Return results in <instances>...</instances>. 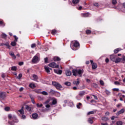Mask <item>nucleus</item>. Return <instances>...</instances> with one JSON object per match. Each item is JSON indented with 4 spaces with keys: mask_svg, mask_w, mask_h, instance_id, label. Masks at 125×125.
<instances>
[{
    "mask_svg": "<svg viewBox=\"0 0 125 125\" xmlns=\"http://www.w3.org/2000/svg\"><path fill=\"white\" fill-rule=\"evenodd\" d=\"M83 71L82 70V69H73L72 70V74L73 76H74V77H77L78 75L80 76V77H82V75H83Z\"/></svg>",
    "mask_w": 125,
    "mask_h": 125,
    "instance_id": "obj_1",
    "label": "nucleus"
},
{
    "mask_svg": "<svg viewBox=\"0 0 125 125\" xmlns=\"http://www.w3.org/2000/svg\"><path fill=\"white\" fill-rule=\"evenodd\" d=\"M72 44L73 45V50H78L80 48V42L77 41L72 42Z\"/></svg>",
    "mask_w": 125,
    "mask_h": 125,
    "instance_id": "obj_2",
    "label": "nucleus"
},
{
    "mask_svg": "<svg viewBox=\"0 0 125 125\" xmlns=\"http://www.w3.org/2000/svg\"><path fill=\"white\" fill-rule=\"evenodd\" d=\"M52 84L53 85H54V86H55V87H56V88H57V89H58V90H59L60 89V88H62V87H63L61 84H60V83H57L56 82H52Z\"/></svg>",
    "mask_w": 125,
    "mask_h": 125,
    "instance_id": "obj_3",
    "label": "nucleus"
},
{
    "mask_svg": "<svg viewBox=\"0 0 125 125\" xmlns=\"http://www.w3.org/2000/svg\"><path fill=\"white\" fill-rule=\"evenodd\" d=\"M48 66H49V67H51V68H56L58 69H59V65H57V64H56V63L54 62H52L50 63Z\"/></svg>",
    "mask_w": 125,
    "mask_h": 125,
    "instance_id": "obj_4",
    "label": "nucleus"
},
{
    "mask_svg": "<svg viewBox=\"0 0 125 125\" xmlns=\"http://www.w3.org/2000/svg\"><path fill=\"white\" fill-rule=\"evenodd\" d=\"M6 97V93L4 92H0V99L1 100H3L4 98Z\"/></svg>",
    "mask_w": 125,
    "mask_h": 125,
    "instance_id": "obj_5",
    "label": "nucleus"
},
{
    "mask_svg": "<svg viewBox=\"0 0 125 125\" xmlns=\"http://www.w3.org/2000/svg\"><path fill=\"white\" fill-rule=\"evenodd\" d=\"M38 61H39V57L37 56H35L32 60V62H33V63H37Z\"/></svg>",
    "mask_w": 125,
    "mask_h": 125,
    "instance_id": "obj_6",
    "label": "nucleus"
},
{
    "mask_svg": "<svg viewBox=\"0 0 125 125\" xmlns=\"http://www.w3.org/2000/svg\"><path fill=\"white\" fill-rule=\"evenodd\" d=\"M32 117L33 120H37L39 117V114L37 113H34L32 114Z\"/></svg>",
    "mask_w": 125,
    "mask_h": 125,
    "instance_id": "obj_7",
    "label": "nucleus"
},
{
    "mask_svg": "<svg viewBox=\"0 0 125 125\" xmlns=\"http://www.w3.org/2000/svg\"><path fill=\"white\" fill-rule=\"evenodd\" d=\"M73 83L76 85V86H78V85H80V79L78 78L77 79V81H75L73 82Z\"/></svg>",
    "mask_w": 125,
    "mask_h": 125,
    "instance_id": "obj_8",
    "label": "nucleus"
},
{
    "mask_svg": "<svg viewBox=\"0 0 125 125\" xmlns=\"http://www.w3.org/2000/svg\"><path fill=\"white\" fill-rule=\"evenodd\" d=\"M65 73L67 77H70L72 75V72L69 70H66Z\"/></svg>",
    "mask_w": 125,
    "mask_h": 125,
    "instance_id": "obj_9",
    "label": "nucleus"
},
{
    "mask_svg": "<svg viewBox=\"0 0 125 125\" xmlns=\"http://www.w3.org/2000/svg\"><path fill=\"white\" fill-rule=\"evenodd\" d=\"M125 113V109L123 108L121 110H119L117 113L116 116H120L121 114H124Z\"/></svg>",
    "mask_w": 125,
    "mask_h": 125,
    "instance_id": "obj_10",
    "label": "nucleus"
},
{
    "mask_svg": "<svg viewBox=\"0 0 125 125\" xmlns=\"http://www.w3.org/2000/svg\"><path fill=\"white\" fill-rule=\"evenodd\" d=\"M1 45H5L6 46V48H8V49H10V45H9V42H6L5 43H2Z\"/></svg>",
    "mask_w": 125,
    "mask_h": 125,
    "instance_id": "obj_11",
    "label": "nucleus"
},
{
    "mask_svg": "<svg viewBox=\"0 0 125 125\" xmlns=\"http://www.w3.org/2000/svg\"><path fill=\"white\" fill-rule=\"evenodd\" d=\"M97 68V63L94 62L92 64V69L93 70H95V69Z\"/></svg>",
    "mask_w": 125,
    "mask_h": 125,
    "instance_id": "obj_12",
    "label": "nucleus"
},
{
    "mask_svg": "<svg viewBox=\"0 0 125 125\" xmlns=\"http://www.w3.org/2000/svg\"><path fill=\"white\" fill-rule=\"evenodd\" d=\"M33 79V81H35V82H37L38 81V79H39V77H38V76H37V75L36 74H33L32 76Z\"/></svg>",
    "mask_w": 125,
    "mask_h": 125,
    "instance_id": "obj_13",
    "label": "nucleus"
},
{
    "mask_svg": "<svg viewBox=\"0 0 125 125\" xmlns=\"http://www.w3.org/2000/svg\"><path fill=\"white\" fill-rule=\"evenodd\" d=\"M57 33H58V31H57V30H56V29H53L51 32V33L53 36H55L57 34Z\"/></svg>",
    "mask_w": 125,
    "mask_h": 125,
    "instance_id": "obj_14",
    "label": "nucleus"
},
{
    "mask_svg": "<svg viewBox=\"0 0 125 125\" xmlns=\"http://www.w3.org/2000/svg\"><path fill=\"white\" fill-rule=\"evenodd\" d=\"M12 119L15 123H18L19 122L18 119H17V118H16V116H13Z\"/></svg>",
    "mask_w": 125,
    "mask_h": 125,
    "instance_id": "obj_15",
    "label": "nucleus"
},
{
    "mask_svg": "<svg viewBox=\"0 0 125 125\" xmlns=\"http://www.w3.org/2000/svg\"><path fill=\"white\" fill-rule=\"evenodd\" d=\"M18 111L21 114V115H24L25 113V111H24V109H23V107L20 110H19Z\"/></svg>",
    "mask_w": 125,
    "mask_h": 125,
    "instance_id": "obj_16",
    "label": "nucleus"
},
{
    "mask_svg": "<svg viewBox=\"0 0 125 125\" xmlns=\"http://www.w3.org/2000/svg\"><path fill=\"white\" fill-rule=\"evenodd\" d=\"M50 104L51 105V106H52V105H56V104H57V100L56 99L53 100L52 103Z\"/></svg>",
    "mask_w": 125,
    "mask_h": 125,
    "instance_id": "obj_17",
    "label": "nucleus"
},
{
    "mask_svg": "<svg viewBox=\"0 0 125 125\" xmlns=\"http://www.w3.org/2000/svg\"><path fill=\"white\" fill-rule=\"evenodd\" d=\"M110 60H111V61H113V62H115V61H116V57H115V55H110Z\"/></svg>",
    "mask_w": 125,
    "mask_h": 125,
    "instance_id": "obj_18",
    "label": "nucleus"
},
{
    "mask_svg": "<svg viewBox=\"0 0 125 125\" xmlns=\"http://www.w3.org/2000/svg\"><path fill=\"white\" fill-rule=\"evenodd\" d=\"M25 109L29 112H31L32 111V107L31 106H29L28 105H25Z\"/></svg>",
    "mask_w": 125,
    "mask_h": 125,
    "instance_id": "obj_19",
    "label": "nucleus"
},
{
    "mask_svg": "<svg viewBox=\"0 0 125 125\" xmlns=\"http://www.w3.org/2000/svg\"><path fill=\"white\" fill-rule=\"evenodd\" d=\"M9 54L14 59H16V56L14 54V53L13 52H11L9 53Z\"/></svg>",
    "mask_w": 125,
    "mask_h": 125,
    "instance_id": "obj_20",
    "label": "nucleus"
},
{
    "mask_svg": "<svg viewBox=\"0 0 125 125\" xmlns=\"http://www.w3.org/2000/svg\"><path fill=\"white\" fill-rule=\"evenodd\" d=\"M45 71L46 73H50V70H49V67L47 66H44Z\"/></svg>",
    "mask_w": 125,
    "mask_h": 125,
    "instance_id": "obj_21",
    "label": "nucleus"
},
{
    "mask_svg": "<svg viewBox=\"0 0 125 125\" xmlns=\"http://www.w3.org/2000/svg\"><path fill=\"white\" fill-rule=\"evenodd\" d=\"M29 87H30V88H32L33 89H34V88H35L36 87V85L34 83H30L29 85Z\"/></svg>",
    "mask_w": 125,
    "mask_h": 125,
    "instance_id": "obj_22",
    "label": "nucleus"
},
{
    "mask_svg": "<svg viewBox=\"0 0 125 125\" xmlns=\"http://www.w3.org/2000/svg\"><path fill=\"white\" fill-rule=\"evenodd\" d=\"M84 94H85V91H81L79 93V96L81 97L83 96Z\"/></svg>",
    "mask_w": 125,
    "mask_h": 125,
    "instance_id": "obj_23",
    "label": "nucleus"
},
{
    "mask_svg": "<svg viewBox=\"0 0 125 125\" xmlns=\"http://www.w3.org/2000/svg\"><path fill=\"white\" fill-rule=\"evenodd\" d=\"M54 61H60L61 60V59L59 58V57H55L53 58Z\"/></svg>",
    "mask_w": 125,
    "mask_h": 125,
    "instance_id": "obj_24",
    "label": "nucleus"
},
{
    "mask_svg": "<svg viewBox=\"0 0 125 125\" xmlns=\"http://www.w3.org/2000/svg\"><path fill=\"white\" fill-rule=\"evenodd\" d=\"M121 50H122V49H121V48H118L115 49L114 50V52L115 54H116V53H118V52H119V51H121Z\"/></svg>",
    "mask_w": 125,
    "mask_h": 125,
    "instance_id": "obj_25",
    "label": "nucleus"
},
{
    "mask_svg": "<svg viewBox=\"0 0 125 125\" xmlns=\"http://www.w3.org/2000/svg\"><path fill=\"white\" fill-rule=\"evenodd\" d=\"M121 59L120 58H118L116 59H115V62L116 64H118V63H119V62H121Z\"/></svg>",
    "mask_w": 125,
    "mask_h": 125,
    "instance_id": "obj_26",
    "label": "nucleus"
},
{
    "mask_svg": "<svg viewBox=\"0 0 125 125\" xmlns=\"http://www.w3.org/2000/svg\"><path fill=\"white\" fill-rule=\"evenodd\" d=\"M65 85H67V86H71L72 85V83L70 82H66L64 83Z\"/></svg>",
    "mask_w": 125,
    "mask_h": 125,
    "instance_id": "obj_27",
    "label": "nucleus"
},
{
    "mask_svg": "<svg viewBox=\"0 0 125 125\" xmlns=\"http://www.w3.org/2000/svg\"><path fill=\"white\" fill-rule=\"evenodd\" d=\"M80 2V0H72V3L73 4H77Z\"/></svg>",
    "mask_w": 125,
    "mask_h": 125,
    "instance_id": "obj_28",
    "label": "nucleus"
},
{
    "mask_svg": "<svg viewBox=\"0 0 125 125\" xmlns=\"http://www.w3.org/2000/svg\"><path fill=\"white\" fill-rule=\"evenodd\" d=\"M56 91H55L54 90H53V89H51L50 90V92H49V93L50 94H55V93H56Z\"/></svg>",
    "mask_w": 125,
    "mask_h": 125,
    "instance_id": "obj_29",
    "label": "nucleus"
},
{
    "mask_svg": "<svg viewBox=\"0 0 125 125\" xmlns=\"http://www.w3.org/2000/svg\"><path fill=\"white\" fill-rule=\"evenodd\" d=\"M11 70L12 71H17V67L16 66H12V67H11Z\"/></svg>",
    "mask_w": 125,
    "mask_h": 125,
    "instance_id": "obj_30",
    "label": "nucleus"
},
{
    "mask_svg": "<svg viewBox=\"0 0 125 125\" xmlns=\"http://www.w3.org/2000/svg\"><path fill=\"white\" fill-rule=\"evenodd\" d=\"M95 113V111H89L87 113V116H89V115H93Z\"/></svg>",
    "mask_w": 125,
    "mask_h": 125,
    "instance_id": "obj_31",
    "label": "nucleus"
},
{
    "mask_svg": "<svg viewBox=\"0 0 125 125\" xmlns=\"http://www.w3.org/2000/svg\"><path fill=\"white\" fill-rule=\"evenodd\" d=\"M16 44H17V43L15 41H13L11 42V45L12 46H15Z\"/></svg>",
    "mask_w": 125,
    "mask_h": 125,
    "instance_id": "obj_32",
    "label": "nucleus"
},
{
    "mask_svg": "<svg viewBox=\"0 0 125 125\" xmlns=\"http://www.w3.org/2000/svg\"><path fill=\"white\" fill-rule=\"evenodd\" d=\"M83 17H88L89 16V13H84L83 14Z\"/></svg>",
    "mask_w": 125,
    "mask_h": 125,
    "instance_id": "obj_33",
    "label": "nucleus"
},
{
    "mask_svg": "<svg viewBox=\"0 0 125 125\" xmlns=\"http://www.w3.org/2000/svg\"><path fill=\"white\" fill-rule=\"evenodd\" d=\"M1 37H2V39H4V40H5L6 39V38L7 37V36L6 35V34H5L4 33H2L1 35Z\"/></svg>",
    "mask_w": 125,
    "mask_h": 125,
    "instance_id": "obj_34",
    "label": "nucleus"
},
{
    "mask_svg": "<svg viewBox=\"0 0 125 125\" xmlns=\"http://www.w3.org/2000/svg\"><path fill=\"white\" fill-rule=\"evenodd\" d=\"M85 33L86 35H90V34H91V31L90 30L87 29L85 31Z\"/></svg>",
    "mask_w": 125,
    "mask_h": 125,
    "instance_id": "obj_35",
    "label": "nucleus"
},
{
    "mask_svg": "<svg viewBox=\"0 0 125 125\" xmlns=\"http://www.w3.org/2000/svg\"><path fill=\"white\" fill-rule=\"evenodd\" d=\"M88 123H89V124H91V125H92V124H93V120H92L91 118L88 119Z\"/></svg>",
    "mask_w": 125,
    "mask_h": 125,
    "instance_id": "obj_36",
    "label": "nucleus"
},
{
    "mask_svg": "<svg viewBox=\"0 0 125 125\" xmlns=\"http://www.w3.org/2000/svg\"><path fill=\"white\" fill-rule=\"evenodd\" d=\"M42 94L43 95H48V93H47V92L45 91H43L41 92Z\"/></svg>",
    "mask_w": 125,
    "mask_h": 125,
    "instance_id": "obj_37",
    "label": "nucleus"
},
{
    "mask_svg": "<svg viewBox=\"0 0 125 125\" xmlns=\"http://www.w3.org/2000/svg\"><path fill=\"white\" fill-rule=\"evenodd\" d=\"M22 74L20 73L19 74L18 77H17V79H18V80H21V78H22Z\"/></svg>",
    "mask_w": 125,
    "mask_h": 125,
    "instance_id": "obj_38",
    "label": "nucleus"
},
{
    "mask_svg": "<svg viewBox=\"0 0 125 125\" xmlns=\"http://www.w3.org/2000/svg\"><path fill=\"white\" fill-rule=\"evenodd\" d=\"M13 37L15 39L14 42H18V37H17L16 35H14Z\"/></svg>",
    "mask_w": 125,
    "mask_h": 125,
    "instance_id": "obj_39",
    "label": "nucleus"
},
{
    "mask_svg": "<svg viewBox=\"0 0 125 125\" xmlns=\"http://www.w3.org/2000/svg\"><path fill=\"white\" fill-rule=\"evenodd\" d=\"M82 104L81 103H79L78 104L76 105V107L78 109H81L80 106H82Z\"/></svg>",
    "mask_w": 125,
    "mask_h": 125,
    "instance_id": "obj_40",
    "label": "nucleus"
},
{
    "mask_svg": "<svg viewBox=\"0 0 125 125\" xmlns=\"http://www.w3.org/2000/svg\"><path fill=\"white\" fill-rule=\"evenodd\" d=\"M14 123L15 122H14V121H13V120L12 121H8V124L10 125H14Z\"/></svg>",
    "mask_w": 125,
    "mask_h": 125,
    "instance_id": "obj_41",
    "label": "nucleus"
},
{
    "mask_svg": "<svg viewBox=\"0 0 125 125\" xmlns=\"http://www.w3.org/2000/svg\"><path fill=\"white\" fill-rule=\"evenodd\" d=\"M117 0H112V3L113 4V5H116L117 4Z\"/></svg>",
    "mask_w": 125,
    "mask_h": 125,
    "instance_id": "obj_42",
    "label": "nucleus"
},
{
    "mask_svg": "<svg viewBox=\"0 0 125 125\" xmlns=\"http://www.w3.org/2000/svg\"><path fill=\"white\" fill-rule=\"evenodd\" d=\"M5 111H6L7 112H8L10 110V107L7 106L4 108Z\"/></svg>",
    "mask_w": 125,
    "mask_h": 125,
    "instance_id": "obj_43",
    "label": "nucleus"
},
{
    "mask_svg": "<svg viewBox=\"0 0 125 125\" xmlns=\"http://www.w3.org/2000/svg\"><path fill=\"white\" fill-rule=\"evenodd\" d=\"M116 125H123V122L122 121L117 122Z\"/></svg>",
    "mask_w": 125,
    "mask_h": 125,
    "instance_id": "obj_44",
    "label": "nucleus"
},
{
    "mask_svg": "<svg viewBox=\"0 0 125 125\" xmlns=\"http://www.w3.org/2000/svg\"><path fill=\"white\" fill-rule=\"evenodd\" d=\"M37 106L38 108H41V107H42V106H43V105L42 104H37Z\"/></svg>",
    "mask_w": 125,
    "mask_h": 125,
    "instance_id": "obj_45",
    "label": "nucleus"
},
{
    "mask_svg": "<svg viewBox=\"0 0 125 125\" xmlns=\"http://www.w3.org/2000/svg\"><path fill=\"white\" fill-rule=\"evenodd\" d=\"M62 72L63 71L62 70L59 69V70L58 71V75H62Z\"/></svg>",
    "mask_w": 125,
    "mask_h": 125,
    "instance_id": "obj_46",
    "label": "nucleus"
},
{
    "mask_svg": "<svg viewBox=\"0 0 125 125\" xmlns=\"http://www.w3.org/2000/svg\"><path fill=\"white\" fill-rule=\"evenodd\" d=\"M100 83L101 85H103V86L104 85V81H103V80H100Z\"/></svg>",
    "mask_w": 125,
    "mask_h": 125,
    "instance_id": "obj_47",
    "label": "nucleus"
},
{
    "mask_svg": "<svg viewBox=\"0 0 125 125\" xmlns=\"http://www.w3.org/2000/svg\"><path fill=\"white\" fill-rule=\"evenodd\" d=\"M94 6H96L97 7L100 6V4H99V3H94Z\"/></svg>",
    "mask_w": 125,
    "mask_h": 125,
    "instance_id": "obj_48",
    "label": "nucleus"
},
{
    "mask_svg": "<svg viewBox=\"0 0 125 125\" xmlns=\"http://www.w3.org/2000/svg\"><path fill=\"white\" fill-rule=\"evenodd\" d=\"M93 85L94 87H95V88H97V87H98V85L97 84H96V83H93Z\"/></svg>",
    "mask_w": 125,
    "mask_h": 125,
    "instance_id": "obj_49",
    "label": "nucleus"
},
{
    "mask_svg": "<svg viewBox=\"0 0 125 125\" xmlns=\"http://www.w3.org/2000/svg\"><path fill=\"white\" fill-rule=\"evenodd\" d=\"M44 62L46 64L47 63H48V58H45L44 59Z\"/></svg>",
    "mask_w": 125,
    "mask_h": 125,
    "instance_id": "obj_50",
    "label": "nucleus"
},
{
    "mask_svg": "<svg viewBox=\"0 0 125 125\" xmlns=\"http://www.w3.org/2000/svg\"><path fill=\"white\" fill-rule=\"evenodd\" d=\"M0 25H2V26H5V23H4L2 21H0Z\"/></svg>",
    "mask_w": 125,
    "mask_h": 125,
    "instance_id": "obj_51",
    "label": "nucleus"
},
{
    "mask_svg": "<svg viewBox=\"0 0 125 125\" xmlns=\"http://www.w3.org/2000/svg\"><path fill=\"white\" fill-rule=\"evenodd\" d=\"M36 46V43H33L31 44V48H35Z\"/></svg>",
    "mask_w": 125,
    "mask_h": 125,
    "instance_id": "obj_52",
    "label": "nucleus"
},
{
    "mask_svg": "<svg viewBox=\"0 0 125 125\" xmlns=\"http://www.w3.org/2000/svg\"><path fill=\"white\" fill-rule=\"evenodd\" d=\"M114 84H116V85H120V82H118V81H115L114 82Z\"/></svg>",
    "mask_w": 125,
    "mask_h": 125,
    "instance_id": "obj_53",
    "label": "nucleus"
},
{
    "mask_svg": "<svg viewBox=\"0 0 125 125\" xmlns=\"http://www.w3.org/2000/svg\"><path fill=\"white\" fill-rule=\"evenodd\" d=\"M19 66H22V65H24V62H20L19 63Z\"/></svg>",
    "mask_w": 125,
    "mask_h": 125,
    "instance_id": "obj_54",
    "label": "nucleus"
},
{
    "mask_svg": "<svg viewBox=\"0 0 125 125\" xmlns=\"http://www.w3.org/2000/svg\"><path fill=\"white\" fill-rule=\"evenodd\" d=\"M105 92L107 95H110V94H111V92H110L108 90H105Z\"/></svg>",
    "mask_w": 125,
    "mask_h": 125,
    "instance_id": "obj_55",
    "label": "nucleus"
},
{
    "mask_svg": "<svg viewBox=\"0 0 125 125\" xmlns=\"http://www.w3.org/2000/svg\"><path fill=\"white\" fill-rule=\"evenodd\" d=\"M5 76L6 75L5 73H2L1 77L2 79H4V78H5Z\"/></svg>",
    "mask_w": 125,
    "mask_h": 125,
    "instance_id": "obj_56",
    "label": "nucleus"
},
{
    "mask_svg": "<svg viewBox=\"0 0 125 125\" xmlns=\"http://www.w3.org/2000/svg\"><path fill=\"white\" fill-rule=\"evenodd\" d=\"M8 118L9 120H10V119H12V115L11 114H8Z\"/></svg>",
    "mask_w": 125,
    "mask_h": 125,
    "instance_id": "obj_57",
    "label": "nucleus"
},
{
    "mask_svg": "<svg viewBox=\"0 0 125 125\" xmlns=\"http://www.w3.org/2000/svg\"><path fill=\"white\" fill-rule=\"evenodd\" d=\"M92 96L94 97L95 100H97L98 99V98L97 97V96H95V95H93Z\"/></svg>",
    "mask_w": 125,
    "mask_h": 125,
    "instance_id": "obj_58",
    "label": "nucleus"
},
{
    "mask_svg": "<svg viewBox=\"0 0 125 125\" xmlns=\"http://www.w3.org/2000/svg\"><path fill=\"white\" fill-rule=\"evenodd\" d=\"M21 119H26V115H24V114H21Z\"/></svg>",
    "mask_w": 125,
    "mask_h": 125,
    "instance_id": "obj_59",
    "label": "nucleus"
},
{
    "mask_svg": "<svg viewBox=\"0 0 125 125\" xmlns=\"http://www.w3.org/2000/svg\"><path fill=\"white\" fill-rule=\"evenodd\" d=\"M58 71H59V70L58 69H54V73H55L56 74H58Z\"/></svg>",
    "mask_w": 125,
    "mask_h": 125,
    "instance_id": "obj_60",
    "label": "nucleus"
},
{
    "mask_svg": "<svg viewBox=\"0 0 125 125\" xmlns=\"http://www.w3.org/2000/svg\"><path fill=\"white\" fill-rule=\"evenodd\" d=\"M122 106V104H118L117 105V108H120Z\"/></svg>",
    "mask_w": 125,
    "mask_h": 125,
    "instance_id": "obj_61",
    "label": "nucleus"
},
{
    "mask_svg": "<svg viewBox=\"0 0 125 125\" xmlns=\"http://www.w3.org/2000/svg\"><path fill=\"white\" fill-rule=\"evenodd\" d=\"M105 62L106 63H109V59H108L107 58H106L105 59Z\"/></svg>",
    "mask_w": 125,
    "mask_h": 125,
    "instance_id": "obj_62",
    "label": "nucleus"
},
{
    "mask_svg": "<svg viewBox=\"0 0 125 125\" xmlns=\"http://www.w3.org/2000/svg\"><path fill=\"white\" fill-rule=\"evenodd\" d=\"M46 108H50V105L49 104H46L45 105Z\"/></svg>",
    "mask_w": 125,
    "mask_h": 125,
    "instance_id": "obj_63",
    "label": "nucleus"
},
{
    "mask_svg": "<svg viewBox=\"0 0 125 125\" xmlns=\"http://www.w3.org/2000/svg\"><path fill=\"white\" fill-rule=\"evenodd\" d=\"M101 125H108V123H101Z\"/></svg>",
    "mask_w": 125,
    "mask_h": 125,
    "instance_id": "obj_64",
    "label": "nucleus"
}]
</instances>
